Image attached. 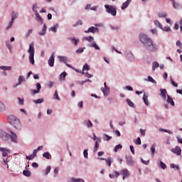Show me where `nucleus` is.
<instances>
[{
	"label": "nucleus",
	"instance_id": "338daca9",
	"mask_svg": "<svg viewBox=\"0 0 182 182\" xmlns=\"http://www.w3.org/2000/svg\"><path fill=\"white\" fill-rule=\"evenodd\" d=\"M47 85L49 87H52L54 85V82L52 81H49Z\"/></svg>",
	"mask_w": 182,
	"mask_h": 182
},
{
	"label": "nucleus",
	"instance_id": "7ed1b4c3",
	"mask_svg": "<svg viewBox=\"0 0 182 182\" xmlns=\"http://www.w3.org/2000/svg\"><path fill=\"white\" fill-rule=\"evenodd\" d=\"M29 53V62L31 65H35V47L33 46V43H31L29 45V48L28 50Z\"/></svg>",
	"mask_w": 182,
	"mask_h": 182
},
{
	"label": "nucleus",
	"instance_id": "09e8293b",
	"mask_svg": "<svg viewBox=\"0 0 182 182\" xmlns=\"http://www.w3.org/2000/svg\"><path fill=\"white\" fill-rule=\"evenodd\" d=\"M86 126L88 128L92 127L93 124L92 123V122H90V120H88L86 123Z\"/></svg>",
	"mask_w": 182,
	"mask_h": 182
},
{
	"label": "nucleus",
	"instance_id": "473e14b6",
	"mask_svg": "<svg viewBox=\"0 0 182 182\" xmlns=\"http://www.w3.org/2000/svg\"><path fill=\"white\" fill-rule=\"evenodd\" d=\"M98 149H99V142L97 141H96L94 149H93L94 153H96V151H97Z\"/></svg>",
	"mask_w": 182,
	"mask_h": 182
},
{
	"label": "nucleus",
	"instance_id": "0eeeda50",
	"mask_svg": "<svg viewBox=\"0 0 182 182\" xmlns=\"http://www.w3.org/2000/svg\"><path fill=\"white\" fill-rule=\"evenodd\" d=\"M48 65L50 66V68H53L55 65V53H53L51 56L50 57L48 60Z\"/></svg>",
	"mask_w": 182,
	"mask_h": 182
},
{
	"label": "nucleus",
	"instance_id": "79ce46f5",
	"mask_svg": "<svg viewBox=\"0 0 182 182\" xmlns=\"http://www.w3.org/2000/svg\"><path fill=\"white\" fill-rule=\"evenodd\" d=\"M71 181L72 182H85V181H83L82 179H80V178H73L71 179Z\"/></svg>",
	"mask_w": 182,
	"mask_h": 182
},
{
	"label": "nucleus",
	"instance_id": "4c0bfd02",
	"mask_svg": "<svg viewBox=\"0 0 182 182\" xmlns=\"http://www.w3.org/2000/svg\"><path fill=\"white\" fill-rule=\"evenodd\" d=\"M59 26L58 24H55L53 27L50 28V31H52V32H56V30L58 29V27Z\"/></svg>",
	"mask_w": 182,
	"mask_h": 182
},
{
	"label": "nucleus",
	"instance_id": "f257e3e1",
	"mask_svg": "<svg viewBox=\"0 0 182 182\" xmlns=\"http://www.w3.org/2000/svg\"><path fill=\"white\" fill-rule=\"evenodd\" d=\"M139 39L146 50H149V52H156V50H157V45L154 43L153 41L150 39L147 35L141 34L139 36Z\"/></svg>",
	"mask_w": 182,
	"mask_h": 182
},
{
	"label": "nucleus",
	"instance_id": "c85d7f7f",
	"mask_svg": "<svg viewBox=\"0 0 182 182\" xmlns=\"http://www.w3.org/2000/svg\"><path fill=\"white\" fill-rule=\"evenodd\" d=\"M23 176H25L26 177H31V172L28 170H26L23 171Z\"/></svg>",
	"mask_w": 182,
	"mask_h": 182
},
{
	"label": "nucleus",
	"instance_id": "393cba45",
	"mask_svg": "<svg viewBox=\"0 0 182 182\" xmlns=\"http://www.w3.org/2000/svg\"><path fill=\"white\" fill-rule=\"evenodd\" d=\"M159 166L160 167V168H162V170H166V168H167V165H166V164H164L163 161H160Z\"/></svg>",
	"mask_w": 182,
	"mask_h": 182
},
{
	"label": "nucleus",
	"instance_id": "37998d69",
	"mask_svg": "<svg viewBox=\"0 0 182 182\" xmlns=\"http://www.w3.org/2000/svg\"><path fill=\"white\" fill-rule=\"evenodd\" d=\"M123 146L121 144H118L117 145L114 149V153H117V151L119 150V149H122Z\"/></svg>",
	"mask_w": 182,
	"mask_h": 182
},
{
	"label": "nucleus",
	"instance_id": "1a4fd4ad",
	"mask_svg": "<svg viewBox=\"0 0 182 182\" xmlns=\"http://www.w3.org/2000/svg\"><path fill=\"white\" fill-rule=\"evenodd\" d=\"M172 153H174V154H176V156H181V148L179 146H176L174 149H171Z\"/></svg>",
	"mask_w": 182,
	"mask_h": 182
},
{
	"label": "nucleus",
	"instance_id": "603ef678",
	"mask_svg": "<svg viewBox=\"0 0 182 182\" xmlns=\"http://www.w3.org/2000/svg\"><path fill=\"white\" fill-rule=\"evenodd\" d=\"M6 46L11 50V48H12V45H11V43L9 41L6 42Z\"/></svg>",
	"mask_w": 182,
	"mask_h": 182
},
{
	"label": "nucleus",
	"instance_id": "69168bd1",
	"mask_svg": "<svg viewBox=\"0 0 182 182\" xmlns=\"http://www.w3.org/2000/svg\"><path fill=\"white\" fill-rule=\"evenodd\" d=\"M32 167H33L34 168H38L39 167V165H38L37 163L33 162V163L32 164Z\"/></svg>",
	"mask_w": 182,
	"mask_h": 182
},
{
	"label": "nucleus",
	"instance_id": "4d7b16f0",
	"mask_svg": "<svg viewBox=\"0 0 182 182\" xmlns=\"http://www.w3.org/2000/svg\"><path fill=\"white\" fill-rule=\"evenodd\" d=\"M83 154L85 159H88L89 154H87V150H84Z\"/></svg>",
	"mask_w": 182,
	"mask_h": 182
},
{
	"label": "nucleus",
	"instance_id": "58836bf2",
	"mask_svg": "<svg viewBox=\"0 0 182 182\" xmlns=\"http://www.w3.org/2000/svg\"><path fill=\"white\" fill-rule=\"evenodd\" d=\"M159 132H164L165 133H168V134H173V132L168 129H159Z\"/></svg>",
	"mask_w": 182,
	"mask_h": 182
},
{
	"label": "nucleus",
	"instance_id": "a211bd4d",
	"mask_svg": "<svg viewBox=\"0 0 182 182\" xmlns=\"http://www.w3.org/2000/svg\"><path fill=\"white\" fill-rule=\"evenodd\" d=\"M58 58V60H60V62H63L65 64L68 63V58H66L65 56H60V55H59Z\"/></svg>",
	"mask_w": 182,
	"mask_h": 182
},
{
	"label": "nucleus",
	"instance_id": "5701e85b",
	"mask_svg": "<svg viewBox=\"0 0 182 182\" xmlns=\"http://www.w3.org/2000/svg\"><path fill=\"white\" fill-rule=\"evenodd\" d=\"M33 102L36 105H40L41 103H43V102H45V100H43V98H40L38 100H34Z\"/></svg>",
	"mask_w": 182,
	"mask_h": 182
},
{
	"label": "nucleus",
	"instance_id": "6e6552de",
	"mask_svg": "<svg viewBox=\"0 0 182 182\" xmlns=\"http://www.w3.org/2000/svg\"><path fill=\"white\" fill-rule=\"evenodd\" d=\"M95 32H99V28L97 27L91 26L88 30L85 31V33H95Z\"/></svg>",
	"mask_w": 182,
	"mask_h": 182
},
{
	"label": "nucleus",
	"instance_id": "680f3d73",
	"mask_svg": "<svg viewBox=\"0 0 182 182\" xmlns=\"http://www.w3.org/2000/svg\"><path fill=\"white\" fill-rule=\"evenodd\" d=\"M36 87H37V90H38V92H41V89L42 88V87L41 86V83L38 82L36 84Z\"/></svg>",
	"mask_w": 182,
	"mask_h": 182
},
{
	"label": "nucleus",
	"instance_id": "f8f14e48",
	"mask_svg": "<svg viewBox=\"0 0 182 182\" xmlns=\"http://www.w3.org/2000/svg\"><path fill=\"white\" fill-rule=\"evenodd\" d=\"M0 137L2 140H6V139H8V133L0 129Z\"/></svg>",
	"mask_w": 182,
	"mask_h": 182
},
{
	"label": "nucleus",
	"instance_id": "6e6d98bb",
	"mask_svg": "<svg viewBox=\"0 0 182 182\" xmlns=\"http://www.w3.org/2000/svg\"><path fill=\"white\" fill-rule=\"evenodd\" d=\"M171 84L173 85V86H174V87H178V84H177L176 82H174V80H173V79H171Z\"/></svg>",
	"mask_w": 182,
	"mask_h": 182
},
{
	"label": "nucleus",
	"instance_id": "9d476101",
	"mask_svg": "<svg viewBox=\"0 0 182 182\" xmlns=\"http://www.w3.org/2000/svg\"><path fill=\"white\" fill-rule=\"evenodd\" d=\"M126 160L128 166H134V161H133V157L132 156H127Z\"/></svg>",
	"mask_w": 182,
	"mask_h": 182
},
{
	"label": "nucleus",
	"instance_id": "bb28decb",
	"mask_svg": "<svg viewBox=\"0 0 182 182\" xmlns=\"http://www.w3.org/2000/svg\"><path fill=\"white\" fill-rule=\"evenodd\" d=\"M159 66H160V65L157 62H154L152 64V70L154 71L156 70V69H157V68H159Z\"/></svg>",
	"mask_w": 182,
	"mask_h": 182
},
{
	"label": "nucleus",
	"instance_id": "052dcab7",
	"mask_svg": "<svg viewBox=\"0 0 182 182\" xmlns=\"http://www.w3.org/2000/svg\"><path fill=\"white\" fill-rule=\"evenodd\" d=\"M45 33H46V28H43L42 32H40V33H39V35L43 36V35H45Z\"/></svg>",
	"mask_w": 182,
	"mask_h": 182
},
{
	"label": "nucleus",
	"instance_id": "2f4dec72",
	"mask_svg": "<svg viewBox=\"0 0 182 182\" xmlns=\"http://www.w3.org/2000/svg\"><path fill=\"white\" fill-rule=\"evenodd\" d=\"M53 99L56 100H60V97H59V94L58 93V91H55L53 95Z\"/></svg>",
	"mask_w": 182,
	"mask_h": 182
},
{
	"label": "nucleus",
	"instance_id": "39448f33",
	"mask_svg": "<svg viewBox=\"0 0 182 182\" xmlns=\"http://www.w3.org/2000/svg\"><path fill=\"white\" fill-rule=\"evenodd\" d=\"M18 18V13L13 12L11 14V21L9 23V25L6 27V30L10 29V28H12V25H14V21Z\"/></svg>",
	"mask_w": 182,
	"mask_h": 182
},
{
	"label": "nucleus",
	"instance_id": "4be33fe9",
	"mask_svg": "<svg viewBox=\"0 0 182 182\" xmlns=\"http://www.w3.org/2000/svg\"><path fill=\"white\" fill-rule=\"evenodd\" d=\"M43 157H44L45 159H48V160H50V159H52V155H50L49 152H45L43 154Z\"/></svg>",
	"mask_w": 182,
	"mask_h": 182
},
{
	"label": "nucleus",
	"instance_id": "864d4df0",
	"mask_svg": "<svg viewBox=\"0 0 182 182\" xmlns=\"http://www.w3.org/2000/svg\"><path fill=\"white\" fill-rule=\"evenodd\" d=\"M85 41H88V42H92L93 41V37L89 36L85 38Z\"/></svg>",
	"mask_w": 182,
	"mask_h": 182
},
{
	"label": "nucleus",
	"instance_id": "f704fd0d",
	"mask_svg": "<svg viewBox=\"0 0 182 182\" xmlns=\"http://www.w3.org/2000/svg\"><path fill=\"white\" fill-rule=\"evenodd\" d=\"M0 69H1V70H11L12 68L11 66H0Z\"/></svg>",
	"mask_w": 182,
	"mask_h": 182
},
{
	"label": "nucleus",
	"instance_id": "423d86ee",
	"mask_svg": "<svg viewBox=\"0 0 182 182\" xmlns=\"http://www.w3.org/2000/svg\"><path fill=\"white\" fill-rule=\"evenodd\" d=\"M9 133L11 134L9 135L10 139L13 143H18V135L15 132H14L12 130H9Z\"/></svg>",
	"mask_w": 182,
	"mask_h": 182
},
{
	"label": "nucleus",
	"instance_id": "6ab92c4d",
	"mask_svg": "<svg viewBox=\"0 0 182 182\" xmlns=\"http://www.w3.org/2000/svg\"><path fill=\"white\" fill-rule=\"evenodd\" d=\"M173 4V6L175 9H178L180 8V4L176 2L174 0H169Z\"/></svg>",
	"mask_w": 182,
	"mask_h": 182
},
{
	"label": "nucleus",
	"instance_id": "5fc2aeb1",
	"mask_svg": "<svg viewBox=\"0 0 182 182\" xmlns=\"http://www.w3.org/2000/svg\"><path fill=\"white\" fill-rule=\"evenodd\" d=\"M50 173V166H48L46 170V176H48Z\"/></svg>",
	"mask_w": 182,
	"mask_h": 182
},
{
	"label": "nucleus",
	"instance_id": "3c124183",
	"mask_svg": "<svg viewBox=\"0 0 182 182\" xmlns=\"http://www.w3.org/2000/svg\"><path fill=\"white\" fill-rule=\"evenodd\" d=\"M135 144H141V139H140V137H138L136 140L135 141Z\"/></svg>",
	"mask_w": 182,
	"mask_h": 182
},
{
	"label": "nucleus",
	"instance_id": "b1692460",
	"mask_svg": "<svg viewBox=\"0 0 182 182\" xmlns=\"http://www.w3.org/2000/svg\"><path fill=\"white\" fill-rule=\"evenodd\" d=\"M69 41H71V42H73V43L75 45V46H76L77 45V43H79V39L77 38H69Z\"/></svg>",
	"mask_w": 182,
	"mask_h": 182
},
{
	"label": "nucleus",
	"instance_id": "c9c22d12",
	"mask_svg": "<svg viewBox=\"0 0 182 182\" xmlns=\"http://www.w3.org/2000/svg\"><path fill=\"white\" fill-rule=\"evenodd\" d=\"M105 161H106L107 166H109V167H110L112 166V158L108 157L107 159H105Z\"/></svg>",
	"mask_w": 182,
	"mask_h": 182
},
{
	"label": "nucleus",
	"instance_id": "412c9836",
	"mask_svg": "<svg viewBox=\"0 0 182 182\" xmlns=\"http://www.w3.org/2000/svg\"><path fill=\"white\" fill-rule=\"evenodd\" d=\"M143 100H144V104L146 106H149L150 105V103L149 102L148 97H147V95H146V94H144Z\"/></svg>",
	"mask_w": 182,
	"mask_h": 182
},
{
	"label": "nucleus",
	"instance_id": "de8ad7c7",
	"mask_svg": "<svg viewBox=\"0 0 182 182\" xmlns=\"http://www.w3.org/2000/svg\"><path fill=\"white\" fill-rule=\"evenodd\" d=\"M162 31H164V32H171V28H170V27H164L163 28L162 27Z\"/></svg>",
	"mask_w": 182,
	"mask_h": 182
},
{
	"label": "nucleus",
	"instance_id": "a19ab883",
	"mask_svg": "<svg viewBox=\"0 0 182 182\" xmlns=\"http://www.w3.org/2000/svg\"><path fill=\"white\" fill-rule=\"evenodd\" d=\"M90 46L91 48H95L97 50H100V48H99V46L96 43H93Z\"/></svg>",
	"mask_w": 182,
	"mask_h": 182
},
{
	"label": "nucleus",
	"instance_id": "ddd939ff",
	"mask_svg": "<svg viewBox=\"0 0 182 182\" xmlns=\"http://www.w3.org/2000/svg\"><path fill=\"white\" fill-rule=\"evenodd\" d=\"M122 174L123 176L122 180H124L126 178V177H129V176H130V173H129V170L127 169H123L122 171Z\"/></svg>",
	"mask_w": 182,
	"mask_h": 182
},
{
	"label": "nucleus",
	"instance_id": "f3484780",
	"mask_svg": "<svg viewBox=\"0 0 182 182\" xmlns=\"http://www.w3.org/2000/svg\"><path fill=\"white\" fill-rule=\"evenodd\" d=\"M0 151H2L3 157H6V156H8V153H9V150L5 148H1V147H0Z\"/></svg>",
	"mask_w": 182,
	"mask_h": 182
},
{
	"label": "nucleus",
	"instance_id": "20e7f679",
	"mask_svg": "<svg viewBox=\"0 0 182 182\" xmlns=\"http://www.w3.org/2000/svg\"><path fill=\"white\" fill-rule=\"evenodd\" d=\"M105 8L106 12H107V14H111V15H112V16H116V14H117V9L115 6L105 4Z\"/></svg>",
	"mask_w": 182,
	"mask_h": 182
},
{
	"label": "nucleus",
	"instance_id": "72a5a7b5",
	"mask_svg": "<svg viewBox=\"0 0 182 182\" xmlns=\"http://www.w3.org/2000/svg\"><path fill=\"white\" fill-rule=\"evenodd\" d=\"M154 24L156 25V26H157L158 28H160L161 29H163V26L161 25V23H160V21L156 20L154 21Z\"/></svg>",
	"mask_w": 182,
	"mask_h": 182
},
{
	"label": "nucleus",
	"instance_id": "bf43d9fd",
	"mask_svg": "<svg viewBox=\"0 0 182 182\" xmlns=\"http://www.w3.org/2000/svg\"><path fill=\"white\" fill-rule=\"evenodd\" d=\"M176 46H178L180 48V49H182V43H181V41H178L176 42Z\"/></svg>",
	"mask_w": 182,
	"mask_h": 182
},
{
	"label": "nucleus",
	"instance_id": "8fccbe9b",
	"mask_svg": "<svg viewBox=\"0 0 182 182\" xmlns=\"http://www.w3.org/2000/svg\"><path fill=\"white\" fill-rule=\"evenodd\" d=\"M26 159L27 160H33L35 159V155L31 154L30 156H27Z\"/></svg>",
	"mask_w": 182,
	"mask_h": 182
},
{
	"label": "nucleus",
	"instance_id": "aec40b11",
	"mask_svg": "<svg viewBox=\"0 0 182 182\" xmlns=\"http://www.w3.org/2000/svg\"><path fill=\"white\" fill-rule=\"evenodd\" d=\"M167 103H169L171 105V106H174V101H173V98L170 97V95H167V100H166Z\"/></svg>",
	"mask_w": 182,
	"mask_h": 182
},
{
	"label": "nucleus",
	"instance_id": "7c9ffc66",
	"mask_svg": "<svg viewBox=\"0 0 182 182\" xmlns=\"http://www.w3.org/2000/svg\"><path fill=\"white\" fill-rule=\"evenodd\" d=\"M127 103L128 106H130V107H134V103H133V102H132V100L129 99H127Z\"/></svg>",
	"mask_w": 182,
	"mask_h": 182
},
{
	"label": "nucleus",
	"instance_id": "a878e982",
	"mask_svg": "<svg viewBox=\"0 0 182 182\" xmlns=\"http://www.w3.org/2000/svg\"><path fill=\"white\" fill-rule=\"evenodd\" d=\"M114 173H115V176L112 173L109 174L110 178H114V177H119L120 176V173L117 171H114Z\"/></svg>",
	"mask_w": 182,
	"mask_h": 182
},
{
	"label": "nucleus",
	"instance_id": "e2e57ef3",
	"mask_svg": "<svg viewBox=\"0 0 182 182\" xmlns=\"http://www.w3.org/2000/svg\"><path fill=\"white\" fill-rule=\"evenodd\" d=\"M18 100L19 105H23V102H24L23 98L21 99L20 97H18Z\"/></svg>",
	"mask_w": 182,
	"mask_h": 182
},
{
	"label": "nucleus",
	"instance_id": "a18cd8bd",
	"mask_svg": "<svg viewBox=\"0 0 182 182\" xmlns=\"http://www.w3.org/2000/svg\"><path fill=\"white\" fill-rule=\"evenodd\" d=\"M151 151L152 156H154V152L156 151V145H152L151 146Z\"/></svg>",
	"mask_w": 182,
	"mask_h": 182
},
{
	"label": "nucleus",
	"instance_id": "9b49d317",
	"mask_svg": "<svg viewBox=\"0 0 182 182\" xmlns=\"http://www.w3.org/2000/svg\"><path fill=\"white\" fill-rule=\"evenodd\" d=\"M35 16L37 22L41 24L43 23V18H42V17L41 16V15H39V13L38 11H36Z\"/></svg>",
	"mask_w": 182,
	"mask_h": 182
},
{
	"label": "nucleus",
	"instance_id": "0e129e2a",
	"mask_svg": "<svg viewBox=\"0 0 182 182\" xmlns=\"http://www.w3.org/2000/svg\"><path fill=\"white\" fill-rule=\"evenodd\" d=\"M83 48H79L77 50H76V53H82V52H83Z\"/></svg>",
	"mask_w": 182,
	"mask_h": 182
},
{
	"label": "nucleus",
	"instance_id": "2eb2a0df",
	"mask_svg": "<svg viewBox=\"0 0 182 182\" xmlns=\"http://www.w3.org/2000/svg\"><path fill=\"white\" fill-rule=\"evenodd\" d=\"M160 92H161V96L162 99L166 100V95H167V90L166 89H160Z\"/></svg>",
	"mask_w": 182,
	"mask_h": 182
},
{
	"label": "nucleus",
	"instance_id": "e433bc0d",
	"mask_svg": "<svg viewBox=\"0 0 182 182\" xmlns=\"http://www.w3.org/2000/svg\"><path fill=\"white\" fill-rule=\"evenodd\" d=\"M111 139H112V136H110L107 134H104L103 140H105L106 141H109V140H110Z\"/></svg>",
	"mask_w": 182,
	"mask_h": 182
},
{
	"label": "nucleus",
	"instance_id": "cd10ccee",
	"mask_svg": "<svg viewBox=\"0 0 182 182\" xmlns=\"http://www.w3.org/2000/svg\"><path fill=\"white\" fill-rule=\"evenodd\" d=\"M6 109L5 105L0 102V112H5Z\"/></svg>",
	"mask_w": 182,
	"mask_h": 182
},
{
	"label": "nucleus",
	"instance_id": "4468645a",
	"mask_svg": "<svg viewBox=\"0 0 182 182\" xmlns=\"http://www.w3.org/2000/svg\"><path fill=\"white\" fill-rule=\"evenodd\" d=\"M102 93H104V96H109V93H110V89L109 87H106L105 88H101Z\"/></svg>",
	"mask_w": 182,
	"mask_h": 182
},
{
	"label": "nucleus",
	"instance_id": "13d9d810",
	"mask_svg": "<svg viewBox=\"0 0 182 182\" xmlns=\"http://www.w3.org/2000/svg\"><path fill=\"white\" fill-rule=\"evenodd\" d=\"M36 9H38V4H34L33 6V11L35 12V14H36V12H38V11H36Z\"/></svg>",
	"mask_w": 182,
	"mask_h": 182
},
{
	"label": "nucleus",
	"instance_id": "774afa93",
	"mask_svg": "<svg viewBox=\"0 0 182 182\" xmlns=\"http://www.w3.org/2000/svg\"><path fill=\"white\" fill-rule=\"evenodd\" d=\"M60 77H63V79H65V77H66V73H62L60 75Z\"/></svg>",
	"mask_w": 182,
	"mask_h": 182
},
{
	"label": "nucleus",
	"instance_id": "f03ea898",
	"mask_svg": "<svg viewBox=\"0 0 182 182\" xmlns=\"http://www.w3.org/2000/svg\"><path fill=\"white\" fill-rule=\"evenodd\" d=\"M7 120L16 130H22V124L21 120L18 119L15 115H9L7 117Z\"/></svg>",
	"mask_w": 182,
	"mask_h": 182
},
{
	"label": "nucleus",
	"instance_id": "c03bdc74",
	"mask_svg": "<svg viewBox=\"0 0 182 182\" xmlns=\"http://www.w3.org/2000/svg\"><path fill=\"white\" fill-rule=\"evenodd\" d=\"M148 80L149 82H151V83H154V85H156L157 84V82L156 80H154V79H153L151 77V76H148Z\"/></svg>",
	"mask_w": 182,
	"mask_h": 182
},
{
	"label": "nucleus",
	"instance_id": "c756f323",
	"mask_svg": "<svg viewBox=\"0 0 182 182\" xmlns=\"http://www.w3.org/2000/svg\"><path fill=\"white\" fill-rule=\"evenodd\" d=\"M22 82H25V78L23 77V76L20 75L18 77V85H22Z\"/></svg>",
	"mask_w": 182,
	"mask_h": 182
},
{
	"label": "nucleus",
	"instance_id": "dca6fc26",
	"mask_svg": "<svg viewBox=\"0 0 182 182\" xmlns=\"http://www.w3.org/2000/svg\"><path fill=\"white\" fill-rule=\"evenodd\" d=\"M130 2H132V0H127L125 2L123 3L121 9L124 11V9H126L129 5H130Z\"/></svg>",
	"mask_w": 182,
	"mask_h": 182
},
{
	"label": "nucleus",
	"instance_id": "49530a36",
	"mask_svg": "<svg viewBox=\"0 0 182 182\" xmlns=\"http://www.w3.org/2000/svg\"><path fill=\"white\" fill-rule=\"evenodd\" d=\"M82 25V20H79L76 23L73 24L74 27L80 26Z\"/></svg>",
	"mask_w": 182,
	"mask_h": 182
},
{
	"label": "nucleus",
	"instance_id": "ea45409f",
	"mask_svg": "<svg viewBox=\"0 0 182 182\" xmlns=\"http://www.w3.org/2000/svg\"><path fill=\"white\" fill-rule=\"evenodd\" d=\"M82 70H90V66L85 63L82 68Z\"/></svg>",
	"mask_w": 182,
	"mask_h": 182
}]
</instances>
